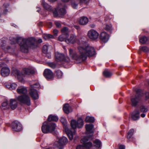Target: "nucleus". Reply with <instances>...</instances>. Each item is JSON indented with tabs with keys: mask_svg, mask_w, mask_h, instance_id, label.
Returning <instances> with one entry per match:
<instances>
[{
	"mask_svg": "<svg viewBox=\"0 0 149 149\" xmlns=\"http://www.w3.org/2000/svg\"><path fill=\"white\" fill-rule=\"evenodd\" d=\"M88 19L86 17H81L79 21V24L82 25H86L88 22Z\"/></svg>",
	"mask_w": 149,
	"mask_h": 149,
	"instance_id": "4be33fe9",
	"label": "nucleus"
},
{
	"mask_svg": "<svg viewBox=\"0 0 149 149\" xmlns=\"http://www.w3.org/2000/svg\"><path fill=\"white\" fill-rule=\"evenodd\" d=\"M100 37L102 40L104 42H107L109 38V35L104 32L101 33Z\"/></svg>",
	"mask_w": 149,
	"mask_h": 149,
	"instance_id": "a211bd4d",
	"label": "nucleus"
},
{
	"mask_svg": "<svg viewBox=\"0 0 149 149\" xmlns=\"http://www.w3.org/2000/svg\"><path fill=\"white\" fill-rule=\"evenodd\" d=\"M4 6L5 7H7L9 6V4H4Z\"/></svg>",
	"mask_w": 149,
	"mask_h": 149,
	"instance_id": "0e129e2a",
	"label": "nucleus"
},
{
	"mask_svg": "<svg viewBox=\"0 0 149 149\" xmlns=\"http://www.w3.org/2000/svg\"><path fill=\"white\" fill-rule=\"evenodd\" d=\"M86 134L88 136L92 137L93 136L94 132L93 130V125L90 124L86 125Z\"/></svg>",
	"mask_w": 149,
	"mask_h": 149,
	"instance_id": "9b49d317",
	"label": "nucleus"
},
{
	"mask_svg": "<svg viewBox=\"0 0 149 149\" xmlns=\"http://www.w3.org/2000/svg\"><path fill=\"white\" fill-rule=\"evenodd\" d=\"M93 142L95 146L97 148H99L101 147V143L99 140L96 139Z\"/></svg>",
	"mask_w": 149,
	"mask_h": 149,
	"instance_id": "2f4dec72",
	"label": "nucleus"
},
{
	"mask_svg": "<svg viewBox=\"0 0 149 149\" xmlns=\"http://www.w3.org/2000/svg\"><path fill=\"white\" fill-rule=\"evenodd\" d=\"M135 91L136 93L135 97L131 99L132 105L133 107H135L138 104L140 100L141 96L142 94L140 89L136 88Z\"/></svg>",
	"mask_w": 149,
	"mask_h": 149,
	"instance_id": "423d86ee",
	"label": "nucleus"
},
{
	"mask_svg": "<svg viewBox=\"0 0 149 149\" xmlns=\"http://www.w3.org/2000/svg\"><path fill=\"white\" fill-rule=\"evenodd\" d=\"M53 15L54 17H56L58 16V14L56 11H54L53 12Z\"/></svg>",
	"mask_w": 149,
	"mask_h": 149,
	"instance_id": "6e6d98bb",
	"label": "nucleus"
},
{
	"mask_svg": "<svg viewBox=\"0 0 149 149\" xmlns=\"http://www.w3.org/2000/svg\"><path fill=\"white\" fill-rule=\"evenodd\" d=\"M49 24H50V26L49 27L50 28H51V27H52V24L51 23H49Z\"/></svg>",
	"mask_w": 149,
	"mask_h": 149,
	"instance_id": "338daca9",
	"label": "nucleus"
},
{
	"mask_svg": "<svg viewBox=\"0 0 149 149\" xmlns=\"http://www.w3.org/2000/svg\"><path fill=\"white\" fill-rule=\"evenodd\" d=\"M79 55L77 54L75 50L69 49L70 56L77 63H79L85 61L88 56H93L95 54L94 48L89 46L81 45L77 47Z\"/></svg>",
	"mask_w": 149,
	"mask_h": 149,
	"instance_id": "f257e3e1",
	"label": "nucleus"
},
{
	"mask_svg": "<svg viewBox=\"0 0 149 149\" xmlns=\"http://www.w3.org/2000/svg\"><path fill=\"white\" fill-rule=\"evenodd\" d=\"M61 32L62 34L69 35L68 29L67 27H64L61 30Z\"/></svg>",
	"mask_w": 149,
	"mask_h": 149,
	"instance_id": "f704fd0d",
	"label": "nucleus"
},
{
	"mask_svg": "<svg viewBox=\"0 0 149 149\" xmlns=\"http://www.w3.org/2000/svg\"><path fill=\"white\" fill-rule=\"evenodd\" d=\"M60 121L63 125H65L66 124V120L65 118L61 117L60 119Z\"/></svg>",
	"mask_w": 149,
	"mask_h": 149,
	"instance_id": "37998d69",
	"label": "nucleus"
},
{
	"mask_svg": "<svg viewBox=\"0 0 149 149\" xmlns=\"http://www.w3.org/2000/svg\"><path fill=\"white\" fill-rule=\"evenodd\" d=\"M58 120V118L57 116L52 115H50L47 118V120L49 121H57Z\"/></svg>",
	"mask_w": 149,
	"mask_h": 149,
	"instance_id": "393cba45",
	"label": "nucleus"
},
{
	"mask_svg": "<svg viewBox=\"0 0 149 149\" xmlns=\"http://www.w3.org/2000/svg\"><path fill=\"white\" fill-rule=\"evenodd\" d=\"M9 106L12 109H16L17 106V100L15 99H11L10 100Z\"/></svg>",
	"mask_w": 149,
	"mask_h": 149,
	"instance_id": "6ab92c4d",
	"label": "nucleus"
},
{
	"mask_svg": "<svg viewBox=\"0 0 149 149\" xmlns=\"http://www.w3.org/2000/svg\"><path fill=\"white\" fill-rule=\"evenodd\" d=\"M140 113L139 111L137 110H135L132 112V117L134 120H136L138 119L139 118Z\"/></svg>",
	"mask_w": 149,
	"mask_h": 149,
	"instance_id": "aec40b11",
	"label": "nucleus"
},
{
	"mask_svg": "<svg viewBox=\"0 0 149 149\" xmlns=\"http://www.w3.org/2000/svg\"><path fill=\"white\" fill-rule=\"evenodd\" d=\"M44 74V76L47 79H52L54 77L52 72L49 69H46L45 70Z\"/></svg>",
	"mask_w": 149,
	"mask_h": 149,
	"instance_id": "ddd939ff",
	"label": "nucleus"
},
{
	"mask_svg": "<svg viewBox=\"0 0 149 149\" xmlns=\"http://www.w3.org/2000/svg\"><path fill=\"white\" fill-rule=\"evenodd\" d=\"M17 91L18 93L23 95H25L27 93L26 88L23 86L18 87L17 89Z\"/></svg>",
	"mask_w": 149,
	"mask_h": 149,
	"instance_id": "412c9836",
	"label": "nucleus"
},
{
	"mask_svg": "<svg viewBox=\"0 0 149 149\" xmlns=\"http://www.w3.org/2000/svg\"><path fill=\"white\" fill-rule=\"evenodd\" d=\"M55 56L56 61L58 62L65 61V56L62 54L56 52L55 53Z\"/></svg>",
	"mask_w": 149,
	"mask_h": 149,
	"instance_id": "f3484780",
	"label": "nucleus"
},
{
	"mask_svg": "<svg viewBox=\"0 0 149 149\" xmlns=\"http://www.w3.org/2000/svg\"><path fill=\"white\" fill-rule=\"evenodd\" d=\"M91 137L88 136H84L81 140V142L82 144V146L84 148V147L86 148H89L92 146V143L91 142H88V140Z\"/></svg>",
	"mask_w": 149,
	"mask_h": 149,
	"instance_id": "6e6552de",
	"label": "nucleus"
},
{
	"mask_svg": "<svg viewBox=\"0 0 149 149\" xmlns=\"http://www.w3.org/2000/svg\"><path fill=\"white\" fill-rule=\"evenodd\" d=\"M57 0H48V1L50 2H53L56 1ZM63 2H67L69 0H61Z\"/></svg>",
	"mask_w": 149,
	"mask_h": 149,
	"instance_id": "864d4df0",
	"label": "nucleus"
},
{
	"mask_svg": "<svg viewBox=\"0 0 149 149\" xmlns=\"http://www.w3.org/2000/svg\"><path fill=\"white\" fill-rule=\"evenodd\" d=\"M77 38L76 36L73 34H71L70 37L66 39L65 42L68 44H74L76 42Z\"/></svg>",
	"mask_w": 149,
	"mask_h": 149,
	"instance_id": "4468645a",
	"label": "nucleus"
},
{
	"mask_svg": "<svg viewBox=\"0 0 149 149\" xmlns=\"http://www.w3.org/2000/svg\"><path fill=\"white\" fill-rule=\"evenodd\" d=\"M80 2L79 0H75L74 2L73 1L72 2L71 5L73 8L76 9L77 7L78 4Z\"/></svg>",
	"mask_w": 149,
	"mask_h": 149,
	"instance_id": "72a5a7b5",
	"label": "nucleus"
},
{
	"mask_svg": "<svg viewBox=\"0 0 149 149\" xmlns=\"http://www.w3.org/2000/svg\"><path fill=\"white\" fill-rule=\"evenodd\" d=\"M68 37V35L62 34L60 36L58 37V40L61 42L65 41L66 38Z\"/></svg>",
	"mask_w": 149,
	"mask_h": 149,
	"instance_id": "cd10ccee",
	"label": "nucleus"
},
{
	"mask_svg": "<svg viewBox=\"0 0 149 149\" xmlns=\"http://www.w3.org/2000/svg\"><path fill=\"white\" fill-rule=\"evenodd\" d=\"M103 74L105 77H109L112 75V73L108 70H105L103 72Z\"/></svg>",
	"mask_w": 149,
	"mask_h": 149,
	"instance_id": "473e14b6",
	"label": "nucleus"
},
{
	"mask_svg": "<svg viewBox=\"0 0 149 149\" xmlns=\"http://www.w3.org/2000/svg\"><path fill=\"white\" fill-rule=\"evenodd\" d=\"M80 1V2L81 3H83L85 4L87 3L89 1V0H79Z\"/></svg>",
	"mask_w": 149,
	"mask_h": 149,
	"instance_id": "49530a36",
	"label": "nucleus"
},
{
	"mask_svg": "<svg viewBox=\"0 0 149 149\" xmlns=\"http://www.w3.org/2000/svg\"><path fill=\"white\" fill-rule=\"evenodd\" d=\"M83 122V120L81 118H79L77 121L74 119L71 120L70 121V125L71 127L74 129L73 131L68 128L65 127L66 133L70 140H72L73 139V136L75 134L76 132L74 129L77 127H82L84 125Z\"/></svg>",
	"mask_w": 149,
	"mask_h": 149,
	"instance_id": "7ed1b4c3",
	"label": "nucleus"
},
{
	"mask_svg": "<svg viewBox=\"0 0 149 149\" xmlns=\"http://www.w3.org/2000/svg\"><path fill=\"white\" fill-rule=\"evenodd\" d=\"M145 100L148 101L149 103V92H146L145 93Z\"/></svg>",
	"mask_w": 149,
	"mask_h": 149,
	"instance_id": "c03bdc74",
	"label": "nucleus"
},
{
	"mask_svg": "<svg viewBox=\"0 0 149 149\" xmlns=\"http://www.w3.org/2000/svg\"><path fill=\"white\" fill-rule=\"evenodd\" d=\"M12 25L13 26H14V27H16L17 26L15 24H12Z\"/></svg>",
	"mask_w": 149,
	"mask_h": 149,
	"instance_id": "69168bd1",
	"label": "nucleus"
},
{
	"mask_svg": "<svg viewBox=\"0 0 149 149\" xmlns=\"http://www.w3.org/2000/svg\"><path fill=\"white\" fill-rule=\"evenodd\" d=\"M56 125L54 123H52L49 124L48 122H44L42 126L41 129L42 132L44 133L51 132L55 130Z\"/></svg>",
	"mask_w": 149,
	"mask_h": 149,
	"instance_id": "39448f33",
	"label": "nucleus"
},
{
	"mask_svg": "<svg viewBox=\"0 0 149 149\" xmlns=\"http://www.w3.org/2000/svg\"><path fill=\"white\" fill-rule=\"evenodd\" d=\"M18 101L21 103L26 104L28 106L31 104V100L28 95H19L17 97Z\"/></svg>",
	"mask_w": 149,
	"mask_h": 149,
	"instance_id": "0eeeda50",
	"label": "nucleus"
},
{
	"mask_svg": "<svg viewBox=\"0 0 149 149\" xmlns=\"http://www.w3.org/2000/svg\"><path fill=\"white\" fill-rule=\"evenodd\" d=\"M144 113H142L141 114V116L142 118H144L145 116L146 115Z\"/></svg>",
	"mask_w": 149,
	"mask_h": 149,
	"instance_id": "bf43d9fd",
	"label": "nucleus"
},
{
	"mask_svg": "<svg viewBox=\"0 0 149 149\" xmlns=\"http://www.w3.org/2000/svg\"><path fill=\"white\" fill-rule=\"evenodd\" d=\"M53 33L54 35L55 36H56L57 35L58 33V31L56 29H54L53 30Z\"/></svg>",
	"mask_w": 149,
	"mask_h": 149,
	"instance_id": "8fccbe9b",
	"label": "nucleus"
},
{
	"mask_svg": "<svg viewBox=\"0 0 149 149\" xmlns=\"http://www.w3.org/2000/svg\"><path fill=\"white\" fill-rule=\"evenodd\" d=\"M11 48L10 47H8L6 48V50L7 51L9 50L10 49H11Z\"/></svg>",
	"mask_w": 149,
	"mask_h": 149,
	"instance_id": "052dcab7",
	"label": "nucleus"
},
{
	"mask_svg": "<svg viewBox=\"0 0 149 149\" xmlns=\"http://www.w3.org/2000/svg\"><path fill=\"white\" fill-rule=\"evenodd\" d=\"M61 6V4H59L58 7L57 8V10H58V13L59 15H63L66 14V11L65 8H60Z\"/></svg>",
	"mask_w": 149,
	"mask_h": 149,
	"instance_id": "5701e85b",
	"label": "nucleus"
},
{
	"mask_svg": "<svg viewBox=\"0 0 149 149\" xmlns=\"http://www.w3.org/2000/svg\"><path fill=\"white\" fill-rule=\"evenodd\" d=\"M12 129L13 131L19 132L22 129V125L19 122H14L12 123Z\"/></svg>",
	"mask_w": 149,
	"mask_h": 149,
	"instance_id": "f8f14e48",
	"label": "nucleus"
},
{
	"mask_svg": "<svg viewBox=\"0 0 149 149\" xmlns=\"http://www.w3.org/2000/svg\"><path fill=\"white\" fill-rule=\"evenodd\" d=\"M38 42L40 43H41L42 42V40L41 39H40L38 40Z\"/></svg>",
	"mask_w": 149,
	"mask_h": 149,
	"instance_id": "680f3d73",
	"label": "nucleus"
},
{
	"mask_svg": "<svg viewBox=\"0 0 149 149\" xmlns=\"http://www.w3.org/2000/svg\"><path fill=\"white\" fill-rule=\"evenodd\" d=\"M119 149H125V146L123 145H120L119 146Z\"/></svg>",
	"mask_w": 149,
	"mask_h": 149,
	"instance_id": "5fc2aeb1",
	"label": "nucleus"
},
{
	"mask_svg": "<svg viewBox=\"0 0 149 149\" xmlns=\"http://www.w3.org/2000/svg\"><path fill=\"white\" fill-rule=\"evenodd\" d=\"M74 27L77 30H79L80 29V27L79 26L75 25L74 26Z\"/></svg>",
	"mask_w": 149,
	"mask_h": 149,
	"instance_id": "13d9d810",
	"label": "nucleus"
},
{
	"mask_svg": "<svg viewBox=\"0 0 149 149\" xmlns=\"http://www.w3.org/2000/svg\"><path fill=\"white\" fill-rule=\"evenodd\" d=\"M139 42L141 44H145L148 40L147 38L145 36H143L140 37L139 38Z\"/></svg>",
	"mask_w": 149,
	"mask_h": 149,
	"instance_id": "c756f323",
	"label": "nucleus"
},
{
	"mask_svg": "<svg viewBox=\"0 0 149 149\" xmlns=\"http://www.w3.org/2000/svg\"><path fill=\"white\" fill-rule=\"evenodd\" d=\"M88 36L91 39L96 40L98 38L99 33L96 31L91 29L88 31Z\"/></svg>",
	"mask_w": 149,
	"mask_h": 149,
	"instance_id": "9d476101",
	"label": "nucleus"
},
{
	"mask_svg": "<svg viewBox=\"0 0 149 149\" xmlns=\"http://www.w3.org/2000/svg\"><path fill=\"white\" fill-rule=\"evenodd\" d=\"M56 76L58 78H61L63 75L62 72L60 70H58L56 71Z\"/></svg>",
	"mask_w": 149,
	"mask_h": 149,
	"instance_id": "a19ab883",
	"label": "nucleus"
},
{
	"mask_svg": "<svg viewBox=\"0 0 149 149\" xmlns=\"http://www.w3.org/2000/svg\"><path fill=\"white\" fill-rule=\"evenodd\" d=\"M140 49L144 52H147L148 51L149 49L146 47H140Z\"/></svg>",
	"mask_w": 149,
	"mask_h": 149,
	"instance_id": "79ce46f5",
	"label": "nucleus"
},
{
	"mask_svg": "<svg viewBox=\"0 0 149 149\" xmlns=\"http://www.w3.org/2000/svg\"><path fill=\"white\" fill-rule=\"evenodd\" d=\"M16 42L19 44L21 52L24 53H27L29 49H34L37 47L36 39L32 37L24 38L18 36L13 43Z\"/></svg>",
	"mask_w": 149,
	"mask_h": 149,
	"instance_id": "f03ea898",
	"label": "nucleus"
},
{
	"mask_svg": "<svg viewBox=\"0 0 149 149\" xmlns=\"http://www.w3.org/2000/svg\"><path fill=\"white\" fill-rule=\"evenodd\" d=\"M105 28L107 30L110 31L111 29V26L110 25L106 24Z\"/></svg>",
	"mask_w": 149,
	"mask_h": 149,
	"instance_id": "de8ad7c7",
	"label": "nucleus"
},
{
	"mask_svg": "<svg viewBox=\"0 0 149 149\" xmlns=\"http://www.w3.org/2000/svg\"><path fill=\"white\" fill-rule=\"evenodd\" d=\"M57 140L59 145L62 146V147H58L59 149H62L63 148L62 146L65 145L68 142L67 139L65 136H63L62 137H58Z\"/></svg>",
	"mask_w": 149,
	"mask_h": 149,
	"instance_id": "1a4fd4ad",
	"label": "nucleus"
},
{
	"mask_svg": "<svg viewBox=\"0 0 149 149\" xmlns=\"http://www.w3.org/2000/svg\"><path fill=\"white\" fill-rule=\"evenodd\" d=\"M42 4L43 5V7L46 10H50L52 9L51 6L45 3L43 0L42 1Z\"/></svg>",
	"mask_w": 149,
	"mask_h": 149,
	"instance_id": "a878e982",
	"label": "nucleus"
},
{
	"mask_svg": "<svg viewBox=\"0 0 149 149\" xmlns=\"http://www.w3.org/2000/svg\"><path fill=\"white\" fill-rule=\"evenodd\" d=\"M35 71L31 68H23L21 72L17 70H15L14 72L15 76L20 81H23V77H27L33 75L35 73Z\"/></svg>",
	"mask_w": 149,
	"mask_h": 149,
	"instance_id": "20e7f679",
	"label": "nucleus"
},
{
	"mask_svg": "<svg viewBox=\"0 0 149 149\" xmlns=\"http://www.w3.org/2000/svg\"><path fill=\"white\" fill-rule=\"evenodd\" d=\"M6 43V41L4 38L0 40V46L1 47H4Z\"/></svg>",
	"mask_w": 149,
	"mask_h": 149,
	"instance_id": "ea45409f",
	"label": "nucleus"
},
{
	"mask_svg": "<svg viewBox=\"0 0 149 149\" xmlns=\"http://www.w3.org/2000/svg\"><path fill=\"white\" fill-rule=\"evenodd\" d=\"M49 66L53 68H54L56 67V65L53 63H50L49 64Z\"/></svg>",
	"mask_w": 149,
	"mask_h": 149,
	"instance_id": "09e8293b",
	"label": "nucleus"
},
{
	"mask_svg": "<svg viewBox=\"0 0 149 149\" xmlns=\"http://www.w3.org/2000/svg\"><path fill=\"white\" fill-rule=\"evenodd\" d=\"M134 132V130L133 129H131L129 131L128 133V134L127 136L128 139H129L131 138Z\"/></svg>",
	"mask_w": 149,
	"mask_h": 149,
	"instance_id": "58836bf2",
	"label": "nucleus"
},
{
	"mask_svg": "<svg viewBox=\"0 0 149 149\" xmlns=\"http://www.w3.org/2000/svg\"><path fill=\"white\" fill-rule=\"evenodd\" d=\"M6 86L7 88L11 89H15L17 86V85L15 83H13L10 84H7Z\"/></svg>",
	"mask_w": 149,
	"mask_h": 149,
	"instance_id": "bb28decb",
	"label": "nucleus"
},
{
	"mask_svg": "<svg viewBox=\"0 0 149 149\" xmlns=\"http://www.w3.org/2000/svg\"><path fill=\"white\" fill-rule=\"evenodd\" d=\"M2 106L3 109H6L9 108V105H8V102L7 101L3 102L2 104Z\"/></svg>",
	"mask_w": 149,
	"mask_h": 149,
	"instance_id": "4c0bfd02",
	"label": "nucleus"
},
{
	"mask_svg": "<svg viewBox=\"0 0 149 149\" xmlns=\"http://www.w3.org/2000/svg\"><path fill=\"white\" fill-rule=\"evenodd\" d=\"M51 48L50 46H48L47 45H44L42 48V52L45 54L47 53L49 48Z\"/></svg>",
	"mask_w": 149,
	"mask_h": 149,
	"instance_id": "e433bc0d",
	"label": "nucleus"
},
{
	"mask_svg": "<svg viewBox=\"0 0 149 149\" xmlns=\"http://www.w3.org/2000/svg\"><path fill=\"white\" fill-rule=\"evenodd\" d=\"M55 24L56 25V26L58 27L59 28L61 27V24L59 22H55Z\"/></svg>",
	"mask_w": 149,
	"mask_h": 149,
	"instance_id": "3c124183",
	"label": "nucleus"
},
{
	"mask_svg": "<svg viewBox=\"0 0 149 149\" xmlns=\"http://www.w3.org/2000/svg\"><path fill=\"white\" fill-rule=\"evenodd\" d=\"M70 107L69 104L66 103L64 104L63 107V109L64 112L67 114H68L69 113L72 111L71 110H70Z\"/></svg>",
	"mask_w": 149,
	"mask_h": 149,
	"instance_id": "b1692460",
	"label": "nucleus"
},
{
	"mask_svg": "<svg viewBox=\"0 0 149 149\" xmlns=\"http://www.w3.org/2000/svg\"><path fill=\"white\" fill-rule=\"evenodd\" d=\"M140 110L141 112L143 113H146L147 112L148 109L145 106L142 105L140 107Z\"/></svg>",
	"mask_w": 149,
	"mask_h": 149,
	"instance_id": "c9c22d12",
	"label": "nucleus"
},
{
	"mask_svg": "<svg viewBox=\"0 0 149 149\" xmlns=\"http://www.w3.org/2000/svg\"><path fill=\"white\" fill-rule=\"evenodd\" d=\"M31 86V87L32 88H38L40 86V84L38 83H36L32 85Z\"/></svg>",
	"mask_w": 149,
	"mask_h": 149,
	"instance_id": "a18cd8bd",
	"label": "nucleus"
},
{
	"mask_svg": "<svg viewBox=\"0 0 149 149\" xmlns=\"http://www.w3.org/2000/svg\"><path fill=\"white\" fill-rule=\"evenodd\" d=\"M91 26L93 28V27H94L95 26V25H92V26Z\"/></svg>",
	"mask_w": 149,
	"mask_h": 149,
	"instance_id": "774afa93",
	"label": "nucleus"
},
{
	"mask_svg": "<svg viewBox=\"0 0 149 149\" xmlns=\"http://www.w3.org/2000/svg\"><path fill=\"white\" fill-rule=\"evenodd\" d=\"M29 94L32 98L34 100H36L38 98L39 96L36 90L34 88L30 89Z\"/></svg>",
	"mask_w": 149,
	"mask_h": 149,
	"instance_id": "2eb2a0df",
	"label": "nucleus"
},
{
	"mask_svg": "<svg viewBox=\"0 0 149 149\" xmlns=\"http://www.w3.org/2000/svg\"><path fill=\"white\" fill-rule=\"evenodd\" d=\"M37 8H38V9L37 10V11L39 12L40 10V8L39 7H37Z\"/></svg>",
	"mask_w": 149,
	"mask_h": 149,
	"instance_id": "e2e57ef3",
	"label": "nucleus"
},
{
	"mask_svg": "<svg viewBox=\"0 0 149 149\" xmlns=\"http://www.w3.org/2000/svg\"><path fill=\"white\" fill-rule=\"evenodd\" d=\"M10 73V69L7 67H4L1 70V74L2 76L3 77L8 76Z\"/></svg>",
	"mask_w": 149,
	"mask_h": 149,
	"instance_id": "dca6fc26",
	"label": "nucleus"
},
{
	"mask_svg": "<svg viewBox=\"0 0 149 149\" xmlns=\"http://www.w3.org/2000/svg\"><path fill=\"white\" fill-rule=\"evenodd\" d=\"M42 37L43 38L46 40H48L50 38H53L54 36L50 34H44L43 35Z\"/></svg>",
	"mask_w": 149,
	"mask_h": 149,
	"instance_id": "c85d7f7f",
	"label": "nucleus"
},
{
	"mask_svg": "<svg viewBox=\"0 0 149 149\" xmlns=\"http://www.w3.org/2000/svg\"><path fill=\"white\" fill-rule=\"evenodd\" d=\"M5 64V63L4 62H0V67H1L3 66Z\"/></svg>",
	"mask_w": 149,
	"mask_h": 149,
	"instance_id": "4d7b16f0",
	"label": "nucleus"
},
{
	"mask_svg": "<svg viewBox=\"0 0 149 149\" xmlns=\"http://www.w3.org/2000/svg\"><path fill=\"white\" fill-rule=\"evenodd\" d=\"M76 149H84L83 147L81 145H79L77 146L76 147Z\"/></svg>",
	"mask_w": 149,
	"mask_h": 149,
	"instance_id": "603ef678",
	"label": "nucleus"
},
{
	"mask_svg": "<svg viewBox=\"0 0 149 149\" xmlns=\"http://www.w3.org/2000/svg\"><path fill=\"white\" fill-rule=\"evenodd\" d=\"M95 120L94 117L89 116H87L85 121L86 123H93Z\"/></svg>",
	"mask_w": 149,
	"mask_h": 149,
	"instance_id": "7c9ffc66",
	"label": "nucleus"
}]
</instances>
